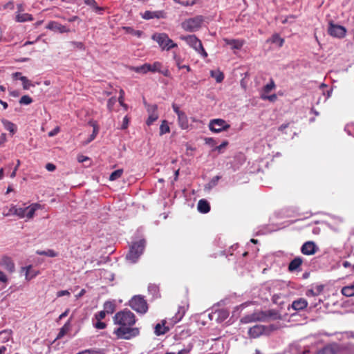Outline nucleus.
<instances>
[{
    "label": "nucleus",
    "mask_w": 354,
    "mask_h": 354,
    "mask_svg": "<svg viewBox=\"0 0 354 354\" xmlns=\"http://www.w3.org/2000/svg\"><path fill=\"white\" fill-rule=\"evenodd\" d=\"M113 321L114 324L119 326L113 331V334L118 339H131L140 334L139 328L133 327L136 322V316L129 310L125 309L116 313Z\"/></svg>",
    "instance_id": "nucleus-1"
},
{
    "label": "nucleus",
    "mask_w": 354,
    "mask_h": 354,
    "mask_svg": "<svg viewBox=\"0 0 354 354\" xmlns=\"http://www.w3.org/2000/svg\"><path fill=\"white\" fill-rule=\"evenodd\" d=\"M46 213L45 205H42L39 203H32L26 207H17L16 206L11 207L8 212L6 215H16L19 218H22L26 217L27 218H32L34 216H40L43 218H48L44 216Z\"/></svg>",
    "instance_id": "nucleus-2"
},
{
    "label": "nucleus",
    "mask_w": 354,
    "mask_h": 354,
    "mask_svg": "<svg viewBox=\"0 0 354 354\" xmlns=\"http://www.w3.org/2000/svg\"><path fill=\"white\" fill-rule=\"evenodd\" d=\"M146 245L145 239H142L138 241L132 243L129 250L126 256L127 260L131 263H136L142 254Z\"/></svg>",
    "instance_id": "nucleus-3"
},
{
    "label": "nucleus",
    "mask_w": 354,
    "mask_h": 354,
    "mask_svg": "<svg viewBox=\"0 0 354 354\" xmlns=\"http://www.w3.org/2000/svg\"><path fill=\"white\" fill-rule=\"evenodd\" d=\"M277 313L274 310L258 311L243 318L245 323L252 322H266L270 317H276Z\"/></svg>",
    "instance_id": "nucleus-4"
},
{
    "label": "nucleus",
    "mask_w": 354,
    "mask_h": 354,
    "mask_svg": "<svg viewBox=\"0 0 354 354\" xmlns=\"http://www.w3.org/2000/svg\"><path fill=\"white\" fill-rule=\"evenodd\" d=\"M129 305L133 310L140 314H145L148 310L147 301L141 295L133 297L130 299Z\"/></svg>",
    "instance_id": "nucleus-5"
},
{
    "label": "nucleus",
    "mask_w": 354,
    "mask_h": 354,
    "mask_svg": "<svg viewBox=\"0 0 354 354\" xmlns=\"http://www.w3.org/2000/svg\"><path fill=\"white\" fill-rule=\"evenodd\" d=\"M203 20L204 19L202 15H198L183 22L182 27L186 31L195 32L201 27Z\"/></svg>",
    "instance_id": "nucleus-6"
},
{
    "label": "nucleus",
    "mask_w": 354,
    "mask_h": 354,
    "mask_svg": "<svg viewBox=\"0 0 354 354\" xmlns=\"http://www.w3.org/2000/svg\"><path fill=\"white\" fill-rule=\"evenodd\" d=\"M327 32L333 37L342 39L346 36L347 30L344 26L336 24L333 20H330Z\"/></svg>",
    "instance_id": "nucleus-7"
},
{
    "label": "nucleus",
    "mask_w": 354,
    "mask_h": 354,
    "mask_svg": "<svg viewBox=\"0 0 354 354\" xmlns=\"http://www.w3.org/2000/svg\"><path fill=\"white\" fill-rule=\"evenodd\" d=\"M230 125L227 122L221 118L211 120L209 123V129L214 133H220L227 131Z\"/></svg>",
    "instance_id": "nucleus-8"
},
{
    "label": "nucleus",
    "mask_w": 354,
    "mask_h": 354,
    "mask_svg": "<svg viewBox=\"0 0 354 354\" xmlns=\"http://www.w3.org/2000/svg\"><path fill=\"white\" fill-rule=\"evenodd\" d=\"M181 38L186 41V42L196 51H199V48H202V42L195 35L184 36Z\"/></svg>",
    "instance_id": "nucleus-9"
},
{
    "label": "nucleus",
    "mask_w": 354,
    "mask_h": 354,
    "mask_svg": "<svg viewBox=\"0 0 354 354\" xmlns=\"http://www.w3.org/2000/svg\"><path fill=\"white\" fill-rule=\"evenodd\" d=\"M46 28L48 30H53L54 32H59V33H64V32H70V29L68 28H67L66 26H63L61 24L57 22V21H50L47 24Z\"/></svg>",
    "instance_id": "nucleus-10"
},
{
    "label": "nucleus",
    "mask_w": 354,
    "mask_h": 354,
    "mask_svg": "<svg viewBox=\"0 0 354 354\" xmlns=\"http://www.w3.org/2000/svg\"><path fill=\"white\" fill-rule=\"evenodd\" d=\"M317 250L318 248L313 241H307L301 246V252L305 255H313Z\"/></svg>",
    "instance_id": "nucleus-11"
},
{
    "label": "nucleus",
    "mask_w": 354,
    "mask_h": 354,
    "mask_svg": "<svg viewBox=\"0 0 354 354\" xmlns=\"http://www.w3.org/2000/svg\"><path fill=\"white\" fill-rule=\"evenodd\" d=\"M166 14L162 10H158V11H149L147 10L145 12V13L142 15V18L145 19H161V18H165Z\"/></svg>",
    "instance_id": "nucleus-12"
},
{
    "label": "nucleus",
    "mask_w": 354,
    "mask_h": 354,
    "mask_svg": "<svg viewBox=\"0 0 354 354\" xmlns=\"http://www.w3.org/2000/svg\"><path fill=\"white\" fill-rule=\"evenodd\" d=\"M266 330V327L263 325H255L251 327L248 330L249 335L252 338H257L261 335Z\"/></svg>",
    "instance_id": "nucleus-13"
},
{
    "label": "nucleus",
    "mask_w": 354,
    "mask_h": 354,
    "mask_svg": "<svg viewBox=\"0 0 354 354\" xmlns=\"http://www.w3.org/2000/svg\"><path fill=\"white\" fill-rule=\"evenodd\" d=\"M0 265L10 272L15 271V263L10 257H3L0 261Z\"/></svg>",
    "instance_id": "nucleus-14"
},
{
    "label": "nucleus",
    "mask_w": 354,
    "mask_h": 354,
    "mask_svg": "<svg viewBox=\"0 0 354 354\" xmlns=\"http://www.w3.org/2000/svg\"><path fill=\"white\" fill-rule=\"evenodd\" d=\"M88 124L93 127V132L90 135L87 141L86 142V144L93 141L95 138L96 136L99 132V126L97 124V121L91 120L88 122Z\"/></svg>",
    "instance_id": "nucleus-15"
},
{
    "label": "nucleus",
    "mask_w": 354,
    "mask_h": 354,
    "mask_svg": "<svg viewBox=\"0 0 354 354\" xmlns=\"http://www.w3.org/2000/svg\"><path fill=\"white\" fill-rule=\"evenodd\" d=\"M151 39L156 41L159 46L164 50V46L166 43V39H167V35L166 33H155L152 35Z\"/></svg>",
    "instance_id": "nucleus-16"
},
{
    "label": "nucleus",
    "mask_w": 354,
    "mask_h": 354,
    "mask_svg": "<svg viewBox=\"0 0 354 354\" xmlns=\"http://www.w3.org/2000/svg\"><path fill=\"white\" fill-rule=\"evenodd\" d=\"M308 306V302L304 298H299L295 300L292 304V308L295 310H301L306 308Z\"/></svg>",
    "instance_id": "nucleus-17"
},
{
    "label": "nucleus",
    "mask_w": 354,
    "mask_h": 354,
    "mask_svg": "<svg viewBox=\"0 0 354 354\" xmlns=\"http://www.w3.org/2000/svg\"><path fill=\"white\" fill-rule=\"evenodd\" d=\"M198 210L201 213L206 214L210 211V205L205 199H201L198 203Z\"/></svg>",
    "instance_id": "nucleus-18"
},
{
    "label": "nucleus",
    "mask_w": 354,
    "mask_h": 354,
    "mask_svg": "<svg viewBox=\"0 0 354 354\" xmlns=\"http://www.w3.org/2000/svg\"><path fill=\"white\" fill-rule=\"evenodd\" d=\"M22 270H25L26 271V273H25V278L27 281H30L31 279H32L33 278H35L36 276H37L39 273V271H36V270H32V266L30 265V266H28L26 267H23L22 268Z\"/></svg>",
    "instance_id": "nucleus-19"
},
{
    "label": "nucleus",
    "mask_w": 354,
    "mask_h": 354,
    "mask_svg": "<svg viewBox=\"0 0 354 354\" xmlns=\"http://www.w3.org/2000/svg\"><path fill=\"white\" fill-rule=\"evenodd\" d=\"M302 259L300 257H296L292 259L288 266V270L291 272L297 270L302 264Z\"/></svg>",
    "instance_id": "nucleus-20"
},
{
    "label": "nucleus",
    "mask_w": 354,
    "mask_h": 354,
    "mask_svg": "<svg viewBox=\"0 0 354 354\" xmlns=\"http://www.w3.org/2000/svg\"><path fill=\"white\" fill-rule=\"evenodd\" d=\"M17 22L31 21L34 19L32 15L28 13L17 14L15 17Z\"/></svg>",
    "instance_id": "nucleus-21"
},
{
    "label": "nucleus",
    "mask_w": 354,
    "mask_h": 354,
    "mask_svg": "<svg viewBox=\"0 0 354 354\" xmlns=\"http://www.w3.org/2000/svg\"><path fill=\"white\" fill-rule=\"evenodd\" d=\"M1 122L6 130L9 131L12 135L15 133L17 127L14 123L6 119H3Z\"/></svg>",
    "instance_id": "nucleus-22"
},
{
    "label": "nucleus",
    "mask_w": 354,
    "mask_h": 354,
    "mask_svg": "<svg viewBox=\"0 0 354 354\" xmlns=\"http://www.w3.org/2000/svg\"><path fill=\"white\" fill-rule=\"evenodd\" d=\"M71 329L70 322L68 321L64 325L60 328L59 333L56 337V339H62Z\"/></svg>",
    "instance_id": "nucleus-23"
},
{
    "label": "nucleus",
    "mask_w": 354,
    "mask_h": 354,
    "mask_svg": "<svg viewBox=\"0 0 354 354\" xmlns=\"http://www.w3.org/2000/svg\"><path fill=\"white\" fill-rule=\"evenodd\" d=\"M227 44L232 46V48L239 50L242 48L243 42L237 39H225Z\"/></svg>",
    "instance_id": "nucleus-24"
},
{
    "label": "nucleus",
    "mask_w": 354,
    "mask_h": 354,
    "mask_svg": "<svg viewBox=\"0 0 354 354\" xmlns=\"http://www.w3.org/2000/svg\"><path fill=\"white\" fill-rule=\"evenodd\" d=\"M133 70L138 73L145 74L151 70V64L145 63L142 66L133 67Z\"/></svg>",
    "instance_id": "nucleus-25"
},
{
    "label": "nucleus",
    "mask_w": 354,
    "mask_h": 354,
    "mask_svg": "<svg viewBox=\"0 0 354 354\" xmlns=\"http://www.w3.org/2000/svg\"><path fill=\"white\" fill-rule=\"evenodd\" d=\"M178 122L180 126V127L183 129H186L188 128V120L187 115L185 113L179 114L178 116Z\"/></svg>",
    "instance_id": "nucleus-26"
},
{
    "label": "nucleus",
    "mask_w": 354,
    "mask_h": 354,
    "mask_svg": "<svg viewBox=\"0 0 354 354\" xmlns=\"http://www.w3.org/2000/svg\"><path fill=\"white\" fill-rule=\"evenodd\" d=\"M341 292L346 297L354 296V284L343 287Z\"/></svg>",
    "instance_id": "nucleus-27"
},
{
    "label": "nucleus",
    "mask_w": 354,
    "mask_h": 354,
    "mask_svg": "<svg viewBox=\"0 0 354 354\" xmlns=\"http://www.w3.org/2000/svg\"><path fill=\"white\" fill-rule=\"evenodd\" d=\"M115 310V305L112 301H106L104 304V310L106 314H112Z\"/></svg>",
    "instance_id": "nucleus-28"
},
{
    "label": "nucleus",
    "mask_w": 354,
    "mask_h": 354,
    "mask_svg": "<svg viewBox=\"0 0 354 354\" xmlns=\"http://www.w3.org/2000/svg\"><path fill=\"white\" fill-rule=\"evenodd\" d=\"M165 324H157L155 327V333L157 335H164L165 334L168 330L169 328L167 327H165Z\"/></svg>",
    "instance_id": "nucleus-29"
},
{
    "label": "nucleus",
    "mask_w": 354,
    "mask_h": 354,
    "mask_svg": "<svg viewBox=\"0 0 354 354\" xmlns=\"http://www.w3.org/2000/svg\"><path fill=\"white\" fill-rule=\"evenodd\" d=\"M211 76L215 78L216 82L220 83L224 79V74L220 71H210Z\"/></svg>",
    "instance_id": "nucleus-30"
},
{
    "label": "nucleus",
    "mask_w": 354,
    "mask_h": 354,
    "mask_svg": "<svg viewBox=\"0 0 354 354\" xmlns=\"http://www.w3.org/2000/svg\"><path fill=\"white\" fill-rule=\"evenodd\" d=\"M270 41L273 44H277L279 47H281L284 43V39L277 33H275L272 36Z\"/></svg>",
    "instance_id": "nucleus-31"
},
{
    "label": "nucleus",
    "mask_w": 354,
    "mask_h": 354,
    "mask_svg": "<svg viewBox=\"0 0 354 354\" xmlns=\"http://www.w3.org/2000/svg\"><path fill=\"white\" fill-rule=\"evenodd\" d=\"M317 354H336V349L332 346H326L319 351Z\"/></svg>",
    "instance_id": "nucleus-32"
},
{
    "label": "nucleus",
    "mask_w": 354,
    "mask_h": 354,
    "mask_svg": "<svg viewBox=\"0 0 354 354\" xmlns=\"http://www.w3.org/2000/svg\"><path fill=\"white\" fill-rule=\"evenodd\" d=\"M170 128L168 125V122L166 120L162 121V124L160 127V136H162L167 133H169Z\"/></svg>",
    "instance_id": "nucleus-33"
},
{
    "label": "nucleus",
    "mask_w": 354,
    "mask_h": 354,
    "mask_svg": "<svg viewBox=\"0 0 354 354\" xmlns=\"http://www.w3.org/2000/svg\"><path fill=\"white\" fill-rule=\"evenodd\" d=\"M109 210V207H104L103 208H102L100 211V215L98 216V218L101 219L102 221L109 219L110 218L108 214V211Z\"/></svg>",
    "instance_id": "nucleus-34"
},
{
    "label": "nucleus",
    "mask_w": 354,
    "mask_h": 354,
    "mask_svg": "<svg viewBox=\"0 0 354 354\" xmlns=\"http://www.w3.org/2000/svg\"><path fill=\"white\" fill-rule=\"evenodd\" d=\"M123 174V169H119L113 171L109 176L110 180H115L121 177Z\"/></svg>",
    "instance_id": "nucleus-35"
},
{
    "label": "nucleus",
    "mask_w": 354,
    "mask_h": 354,
    "mask_svg": "<svg viewBox=\"0 0 354 354\" xmlns=\"http://www.w3.org/2000/svg\"><path fill=\"white\" fill-rule=\"evenodd\" d=\"M221 178V176H216L213 177L210 181L207 184L206 187L208 189H212L214 187L216 186L218 180Z\"/></svg>",
    "instance_id": "nucleus-36"
},
{
    "label": "nucleus",
    "mask_w": 354,
    "mask_h": 354,
    "mask_svg": "<svg viewBox=\"0 0 354 354\" xmlns=\"http://www.w3.org/2000/svg\"><path fill=\"white\" fill-rule=\"evenodd\" d=\"M174 59L176 60V65L178 68V69H183V68H185L188 72L191 71V68L189 65H185V64H183L181 65L180 64V58L179 57H178L177 55H174Z\"/></svg>",
    "instance_id": "nucleus-37"
},
{
    "label": "nucleus",
    "mask_w": 354,
    "mask_h": 354,
    "mask_svg": "<svg viewBox=\"0 0 354 354\" xmlns=\"http://www.w3.org/2000/svg\"><path fill=\"white\" fill-rule=\"evenodd\" d=\"M177 46V44L174 43L168 36L167 39H166V43L164 46V50H169L173 48H175Z\"/></svg>",
    "instance_id": "nucleus-38"
},
{
    "label": "nucleus",
    "mask_w": 354,
    "mask_h": 354,
    "mask_svg": "<svg viewBox=\"0 0 354 354\" xmlns=\"http://www.w3.org/2000/svg\"><path fill=\"white\" fill-rule=\"evenodd\" d=\"M162 63L159 62H155L153 64H151L150 72L158 73V71H160V68H162Z\"/></svg>",
    "instance_id": "nucleus-39"
},
{
    "label": "nucleus",
    "mask_w": 354,
    "mask_h": 354,
    "mask_svg": "<svg viewBox=\"0 0 354 354\" xmlns=\"http://www.w3.org/2000/svg\"><path fill=\"white\" fill-rule=\"evenodd\" d=\"M32 99L27 95H23L19 100V103L21 104L28 105L32 102Z\"/></svg>",
    "instance_id": "nucleus-40"
},
{
    "label": "nucleus",
    "mask_w": 354,
    "mask_h": 354,
    "mask_svg": "<svg viewBox=\"0 0 354 354\" xmlns=\"http://www.w3.org/2000/svg\"><path fill=\"white\" fill-rule=\"evenodd\" d=\"M158 118V115L157 113H151L149 114V118L146 121V124L148 126H150L154 121H156Z\"/></svg>",
    "instance_id": "nucleus-41"
},
{
    "label": "nucleus",
    "mask_w": 354,
    "mask_h": 354,
    "mask_svg": "<svg viewBox=\"0 0 354 354\" xmlns=\"http://www.w3.org/2000/svg\"><path fill=\"white\" fill-rule=\"evenodd\" d=\"M275 87L274 82L272 79L270 80V82L263 86L264 93H270Z\"/></svg>",
    "instance_id": "nucleus-42"
},
{
    "label": "nucleus",
    "mask_w": 354,
    "mask_h": 354,
    "mask_svg": "<svg viewBox=\"0 0 354 354\" xmlns=\"http://www.w3.org/2000/svg\"><path fill=\"white\" fill-rule=\"evenodd\" d=\"M126 29L129 33L133 35L138 37H140L143 35V32L142 30H136L133 28H132L131 27H127Z\"/></svg>",
    "instance_id": "nucleus-43"
},
{
    "label": "nucleus",
    "mask_w": 354,
    "mask_h": 354,
    "mask_svg": "<svg viewBox=\"0 0 354 354\" xmlns=\"http://www.w3.org/2000/svg\"><path fill=\"white\" fill-rule=\"evenodd\" d=\"M11 336V331L3 330L0 332V338L3 339V342H8Z\"/></svg>",
    "instance_id": "nucleus-44"
},
{
    "label": "nucleus",
    "mask_w": 354,
    "mask_h": 354,
    "mask_svg": "<svg viewBox=\"0 0 354 354\" xmlns=\"http://www.w3.org/2000/svg\"><path fill=\"white\" fill-rule=\"evenodd\" d=\"M229 145L227 140H224L220 145L216 146L212 151H218V153H222L223 149H225Z\"/></svg>",
    "instance_id": "nucleus-45"
},
{
    "label": "nucleus",
    "mask_w": 354,
    "mask_h": 354,
    "mask_svg": "<svg viewBox=\"0 0 354 354\" xmlns=\"http://www.w3.org/2000/svg\"><path fill=\"white\" fill-rule=\"evenodd\" d=\"M116 102V97H112L109 99L107 102V108L109 110V111H111L113 109V106Z\"/></svg>",
    "instance_id": "nucleus-46"
},
{
    "label": "nucleus",
    "mask_w": 354,
    "mask_h": 354,
    "mask_svg": "<svg viewBox=\"0 0 354 354\" xmlns=\"http://www.w3.org/2000/svg\"><path fill=\"white\" fill-rule=\"evenodd\" d=\"M204 140L206 145H208L209 146L214 148L216 147V145L217 144L216 141L213 138H205Z\"/></svg>",
    "instance_id": "nucleus-47"
},
{
    "label": "nucleus",
    "mask_w": 354,
    "mask_h": 354,
    "mask_svg": "<svg viewBox=\"0 0 354 354\" xmlns=\"http://www.w3.org/2000/svg\"><path fill=\"white\" fill-rule=\"evenodd\" d=\"M106 313L104 310H102L95 314V317L97 321H101L106 316Z\"/></svg>",
    "instance_id": "nucleus-48"
},
{
    "label": "nucleus",
    "mask_w": 354,
    "mask_h": 354,
    "mask_svg": "<svg viewBox=\"0 0 354 354\" xmlns=\"http://www.w3.org/2000/svg\"><path fill=\"white\" fill-rule=\"evenodd\" d=\"M147 111L151 114V113H156L158 106L156 104L148 105Z\"/></svg>",
    "instance_id": "nucleus-49"
},
{
    "label": "nucleus",
    "mask_w": 354,
    "mask_h": 354,
    "mask_svg": "<svg viewBox=\"0 0 354 354\" xmlns=\"http://www.w3.org/2000/svg\"><path fill=\"white\" fill-rule=\"evenodd\" d=\"M106 326V324L104 322H102L101 321H97L95 324V327L97 329H104Z\"/></svg>",
    "instance_id": "nucleus-50"
},
{
    "label": "nucleus",
    "mask_w": 354,
    "mask_h": 354,
    "mask_svg": "<svg viewBox=\"0 0 354 354\" xmlns=\"http://www.w3.org/2000/svg\"><path fill=\"white\" fill-rule=\"evenodd\" d=\"M58 254L53 250L49 249L46 250V256L50 257H57Z\"/></svg>",
    "instance_id": "nucleus-51"
},
{
    "label": "nucleus",
    "mask_w": 354,
    "mask_h": 354,
    "mask_svg": "<svg viewBox=\"0 0 354 354\" xmlns=\"http://www.w3.org/2000/svg\"><path fill=\"white\" fill-rule=\"evenodd\" d=\"M342 266L345 268H351V271H354V265H352L350 262H348L347 261H343Z\"/></svg>",
    "instance_id": "nucleus-52"
},
{
    "label": "nucleus",
    "mask_w": 354,
    "mask_h": 354,
    "mask_svg": "<svg viewBox=\"0 0 354 354\" xmlns=\"http://www.w3.org/2000/svg\"><path fill=\"white\" fill-rule=\"evenodd\" d=\"M128 125H129V118L127 116H125L123 119V122H122V124L121 127V129L124 130V129H127Z\"/></svg>",
    "instance_id": "nucleus-53"
},
{
    "label": "nucleus",
    "mask_w": 354,
    "mask_h": 354,
    "mask_svg": "<svg viewBox=\"0 0 354 354\" xmlns=\"http://www.w3.org/2000/svg\"><path fill=\"white\" fill-rule=\"evenodd\" d=\"M72 44L79 49H84V44L80 41H73Z\"/></svg>",
    "instance_id": "nucleus-54"
},
{
    "label": "nucleus",
    "mask_w": 354,
    "mask_h": 354,
    "mask_svg": "<svg viewBox=\"0 0 354 354\" xmlns=\"http://www.w3.org/2000/svg\"><path fill=\"white\" fill-rule=\"evenodd\" d=\"M158 73L167 77H169L171 75L170 71L167 68H164L163 70L160 68V71H158Z\"/></svg>",
    "instance_id": "nucleus-55"
},
{
    "label": "nucleus",
    "mask_w": 354,
    "mask_h": 354,
    "mask_svg": "<svg viewBox=\"0 0 354 354\" xmlns=\"http://www.w3.org/2000/svg\"><path fill=\"white\" fill-rule=\"evenodd\" d=\"M262 98L263 99H268L270 102H274L277 100V97L276 94H272V95H270L262 96Z\"/></svg>",
    "instance_id": "nucleus-56"
},
{
    "label": "nucleus",
    "mask_w": 354,
    "mask_h": 354,
    "mask_svg": "<svg viewBox=\"0 0 354 354\" xmlns=\"http://www.w3.org/2000/svg\"><path fill=\"white\" fill-rule=\"evenodd\" d=\"M45 167L49 171H53L56 169V166L53 163H47Z\"/></svg>",
    "instance_id": "nucleus-57"
},
{
    "label": "nucleus",
    "mask_w": 354,
    "mask_h": 354,
    "mask_svg": "<svg viewBox=\"0 0 354 354\" xmlns=\"http://www.w3.org/2000/svg\"><path fill=\"white\" fill-rule=\"evenodd\" d=\"M65 295H66V296L70 295V292L68 290H60L57 292V297H63Z\"/></svg>",
    "instance_id": "nucleus-58"
},
{
    "label": "nucleus",
    "mask_w": 354,
    "mask_h": 354,
    "mask_svg": "<svg viewBox=\"0 0 354 354\" xmlns=\"http://www.w3.org/2000/svg\"><path fill=\"white\" fill-rule=\"evenodd\" d=\"M0 281L5 283L8 282V277L2 271H0Z\"/></svg>",
    "instance_id": "nucleus-59"
},
{
    "label": "nucleus",
    "mask_w": 354,
    "mask_h": 354,
    "mask_svg": "<svg viewBox=\"0 0 354 354\" xmlns=\"http://www.w3.org/2000/svg\"><path fill=\"white\" fill-rule=\"evenodd\" d=\"M118 102H119V103H120V106H122V107H124L125 110H127V109H128V106H127V104H126L124 103V98H123V97H122V96H119V97H118Z\"/></svg>",
    "instance_id": "nucleus-60"
},
{
    "label": "nucleus",
    "mask_w": 354,
    "mask_h": 354,
    "mask_svg": "<svg viewBox=\"0 0 354 354\" xmlns=\"http://www.w3.org/2000/svg\"><path fill=\"white\" fill-rule=\"evenodd\" d=\"M59 131V127H57L53 131H51L48 133V136L53 137V136H55Z\"/></svg>",
    "instance_id": "nucleus-61"
},
{
    "label": "nucleus",
    "mask_w": 354,
    "mask_h": 354,
    "mask_svg": "<svg viewBox=\"0 0 354 354\" xmlns=\"http://www.w3.org/2000/svg\"><path fill=\"white\" fill-rule=\"evenodd\" d=\"M84 3L93 8L97 3L95 0H84Z\"/></svg>",
    "instance_id": "nucleus-62"
},
{
    "label": "nucleus",
    "mask_w": 354,
    "mask_h": 354,
    "mask_svg": "<svg viewBox=\"0 0 354 354\" xmlns=\"http://www.w3.org/2000/svg\"><path fill=\"white\" fill-rule=\"evenodd\" d=\"M172 107H173L174 111L178 115V116L179 115V114L184 113L183 111H180L179 107L175 104H174L172 105Z\"/></svg>",
    "instance_id": "nucleus-63"
},
{
    "label": "nucleus",
    "mask_w": 354,
    "mask_h": 354,
    "mask_svg": "<svg viewBox=\"0 0 354 354\" xmlns=\"http://www.w3.org/2000/svg\"><path fill=\"white\" fill-rule=\"evenodd\" d=\"M89 158L87 156H84L83 155H79L77 156V160L79 162H83L86 160H88Z\"/></svg>",
    "instance_id": "nucleus-64"
}]
</instances>
